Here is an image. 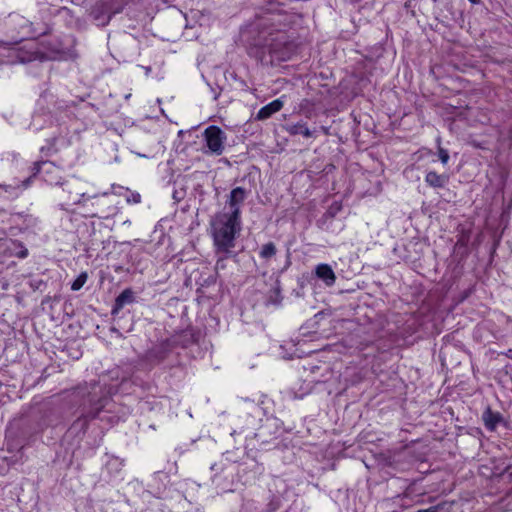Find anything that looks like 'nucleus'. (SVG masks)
<instances>
[{"label": "nucleus", "instance_id": "1", "mask_svg": "<svg viewBox=\"0 0 512 512\" xmlns=\"http://www.w3.org/2000/svg\"><path fill=\"white\" fill-rule=\"evenodd\" d=\"M248 191L243 187L233 188L228 196L227 212H218L211 220V231L217 254L231 255L236 236L241 231V205Z\"/></svg>", "mask_w": 512, "mask_h": 512}, {"label": "nucleus", "instance_id": "2", "mask_svg": "<svg viewBox=\"0 0 512 512\" xmlns=\"http://www.w3.org/2000/svg\"><path fill=\"white\" fill-rule=\"evenodd\" d=\"M263 47L277 61L291 58L296 45L287 35L285 29H270L263 31Z\"/></svg>", "mask_w": 512, "mask_h": 512}, {"label": "nucleus", "instance_id": "3", "mask_svg": "<svg viewBox=\"0 0 512 512\" xmlns=\"http://www.w3.org/2000/svg\"><path fill=\"white\" fill-rule=\"evenodd\" d=\"M35 43L29 47H16L8 44H0V62L4 64H14L17 62L27 63L34 60L45 59L44 53L38 51Z\"/></svg>", "mask_w": 512, "mask_h": 512}, {"label": "nucleus", "instance_id": "4", "mask_svg": "<svg viewBox=\"0 0 512 512\" xmlns=\"http://www.w3.org/2000/svg\"><path fill=\"white\" fill-rule=\"evenodd\" d=\"M109 400L110 398L107 396L96 397V394L90 393L88 395L89 409L84 406L81 415L73 422L72 428L85 433L89 422L98 417Z\"/></svg>", "mask_w": 512, "mask_h": 512}, {"label": "nucleus", "instance_id": "5", "mask_svg": "<svg viewBox=\"0 0 512 512\" xmlns=\"http://www.w3.org/2000/svg\"><path fill=\"white\" fill-rule=\"evenodd\" d=\"M63 186L60 194L58 195L61 200L60 208L65 211H70V205H84L88 200L86 193L80 189V183L77 180L61 182Z\"/></svg>", "mask_w": 512, "mask_h": 512}, {"label": "nucleus", "instance_id": "6", "mask_svg": "<svg viewBox=\"0 0 512 512\" xmlns=\"http://www.w3.org/2000/svg\"><path fill=\"white\" fill-rule=\"evenodd\" d=\"M204 138L207 147L212 153L216 155L223 153L226 135L218 126L211 125L207 127L204 131Z\"/></svg>", "mask_w": 512, "mask_h": 512}, {"label": "nucleus", "instance_id": "7", "mask_svg": "<svg viewBox=\"0 0 512 512\" xmlns=\"http://www.w3.org/2000/svg\"><path fill=\"white\" fill-rule=\"evenodd\" d=\"M177 344H179V342L176 339H165L154 345L148 351V358L152 361L161 362L167 358Z\"/></svg>", "mask_w": 512, "mask_h": 512}, {"label": "nucleus", "instance_id": "8", "mask_svg": "<svg viewBox=\"0 0 512 512\" xmlns=\"http://www.w3.org/2000/svg\"><path fill=\"white\" fill-rule=\"evenodd\" d=\"M89 199H96V206L92 207V211L90 213L91 217H97L100 219H106L110 216H113L117 213L118 208L110 205L107 199H98V195L88 196Z\"/></svg>", "mask_w": 512, "mask_h": 512}, {"label": "nucleus", "instance_id": "9", "mask_svg": "<svg viewBox=\"0 0 512 512\" xmlns=\"http://www.w3.org/2000/svg\"><path fill=\"white\" fill-rule=\"evenodd\" d=\"M284 106V101L281 98L275 99L269 104L263 106L255 116L258 121H263L270 118L273 114L279 112Z\"/></svg>", "mask_w": 512, "mask_h": 512}, {"label": "nucleus", "instance_id": "10", "mask_svg": "<svg viewBox=\"0 0 512 512\" xmlns=\"http://www.w3.org/2000/svg\"><path fill=\"white\" fill-rule=\"evenodd\" d=\"M135 301V294L131 288L124 289L115 299L111 314L116 315L119 311L128 304Z\"/></svg>", "mask_w": 512, "mask_h": 512}, {"label": "nucleus", "instance_id": "11", "mask_svg": "<svg viewBox=\"0 0 512 512\" xmlns=\"http://www.w3.org/2000/svg\"><path fill=\"white\" fill-rule=\"evenodd\" d=\"M316 276L321 279L327 286H332L336 282V275L328 264H319L315 268Z\"/></svg>", "mask_w": 512, "mask_h": 512}, {"label": "nucleus", "instance_id": "12", "mask_svg": "<svg viewBox=\"0 0 512 512\" xmlns=\"http://www.w3.org/2000/svg\"><path fill=\"white\" fill-rule=\"evenodd\" d=\"M482 420L488 430L494 431L498 424L503 422V417L499 412H494L490 407H487L482 414Z\"/></svg>", "mask_w": 512, "mask_h": 512}, {"label": "nucleus", "instance_id": "13", "mask_svg": "<svg viewBox=\"0 0 512 512\" xmlns=\"http://www.w3.org/2000/svg\"><path fill=\"white\" fill-rule=\"evenodd\" d=\"M425 182L432 188H444L449 182V176L429 171L425 176Z\"/></svg>", "mask_w": 512, "mask_h": 512}, {"label": "nucleus", "instance_id": "14", "mask_svg": "<svg viewBox=\"0 0 512 512\" xmlns=\"http://www.w3.org/2000/svg\"><path fill=\"white\" fill-rule=\"evenodd\" d=\"M57 171H59V169L53 163L48 162V161H37V162H34V164H33V168H32L33 173H32V176H30V177L32 178L41 172L45 173V174H49V173H56Z\"/></svg>", "mask_w": 512, "mask_h": 512}, {"label": "nucleus", "instance_id": "15", "mask_svg": "<svg viewBox=\"0 0 512 512\" xmlns=\"http://www.w3.org/2000/svg\"><path fill=\"white\" fill-rule=\"evenodd\" d=\"M286 131L292 136L303 135L306 138L313 136V132L307 127V124L304 122H298L295 124L288 125L286 127Z\"/></svg>", "mask_w": 512, "mask_h": 512}, {"label": "nucleus", "instance_id": "16", "mask_svg": "<svg viewBox=\"0 0 512 512\" xmlns=\"http://www.w3.org/2000/svg\"><path fill=\"white\" fill-rule=\"evenodd\" d=\"M31 183V177L26 178L23 180L20 184L16 183L15 185L9 184H3L0 185V189H3L5 192L9 193L11 196L17 197L19 193L26 189Z\"/></svg>", "mask_w": 512, "mask_h": 512}, {"label": "nucleus", "instance_id": "17", "mask_svg": "<svg viewBox=\"0 0 512 512\" xmlns=\"http://www.w3.org/2000/svg\"><path fill=\"white\" fill-rule=\"evenodd\" d=\"M312 390L311 382L303 381L302 383L296 384L291 388V393L294 398H303L308 395Z\"/></svg>", "mask_w": 512, "mask_h": 512}, {"label": "nucleus", "instance_id": "18", "mask_svg": "<svg viewBox=\"0 0 512 512\" xmlns=\"http://www.w3.org/2000/svg\"><path fill=\"white\" fill-rule=\"evenodd\" d=\"M282 302L281 287L279 280H276L275 286L271 289L267 303L273 305H280Z\"/></svg>", "mask_w": 512, "mask_h": 512}, {"label": "nucleus", "instance_id": "19", "mask_svg": "<svg viewBox=\"0 0 512 512\" xmlns=\"http://www.w3.org/2000/svg\"><path fill=\"white\" fill-rule=\"evenodd\" d=\"M10 249L13 251V255L17 258L23 259L28 256V249L18 240L11 241Z\"/></svg>", "mask_w": 512, "mask_h": 512}, {"label": "nucleus", "instance_id": "20", "mask_svg": "<svg viewBox=\"0 0 512 512\" xmlns=\"http://www.w3.org/2000/svg\"><path fill=\"white\" fill-rule=\"evenodd\" d=\"M276 252L277 248L275 244L273 242H268L261 247L259 255L262 259L268 260L274 257Z\"/></svg>", "mask_w": 512, "mask_h": 512}, {"label": "nucleus", "instance_id": "21", "mask_svg": "<svg viewBox=\"0 0 512 512\" xmlns=\"http://www.w3.org/2000/svg\"><path fill=\"white\" fill-rule=\"evenodd\" d=\"M87 279H88L87 272H81L77 276V278L72 282L71 290H73V291L80 290L84 286V284L86 283Z\"/></svg>", "mask_w": 512, "mask_h": 512}, {"label": "nucleus", "instance_id": "22", "mask_svg": "<svg viewBox=\"0 0 512 512\" xmlns=\"http://www.w3.org/2000/svg\"><path fill=\"white\" fill-rule=\"evenodd\" d=\"M122 466H123V460L118 457H115V456L111 457L109 459V461L107 462V468L113 472L120 471Z\"/></svg>", "mask_w": 512, "mask_h": 512}, {"label": "nucleus", "instance_id": "23", "mask_svg": "<svg viewBox=\"0 0 512 512\" xmlns=\"http://www.w3.org/2000/svg\"><path fill=\"white\" fill-rule=\"evenodd\" d=\"M438 144H440L441 139H437ZM438 156L442 164L446 165L449 161V153L446 149L442 148L440 145H438Z\"/></svg>", "mask_w": 512, "mask_h": 512}, {"label": "nucleus", "instance_id": "24", "mask_svg": "<svg viewBox=\"0 0 512 512\" xmlns=\"http://www.w3.org/2000/svg\"><path fill=\"white\" fill-rule=\"evenodd\" d=\"M104 5L103 4H96L91 11V15L94 17L95 20H100L102 13H103Z\"/></svg>", "mask_w": 512, "mask_h": 512}, {"label": "nucleus", "instance_id": "25", "mask_svg": "<svg viewBox=\"0 0 512 512\" xmlns=\"http://www.w3.org/2000/svg\"><path fill=\"white\" fill-rule=\"evenodd\" d=\"M57 173H58V171L55 174H57ZM53 174L54 173H49V174L43 173L44 181H46V182H48L50 184L59 185L61 182L56 177H53Z\"/></svg>", "mask_w": 512, "mask_h": 512}, {"label": "nucleus", "instance_id": "26", "mask_svg": "<svg viewBox=\"0 0 512 512\" xmlns=\"http://www.w3.org/2000/svg\"><path fill=\"white\" fill-rule=\"evenodd\" d=\"M141 200V196L139 193H132L127 197V202L129 203H139Z\"/></svg>", "mask_w": 512, "mask_h": 512}, {"label": "nucleus", "instance_id": "27", "mask_svg": "<svg viewBox=\"0 0 512 512\" xmlns=\"http://www.w3.org/2000/svg\"><path fill=\"white\" fill-rule=\"evenodd\" d=\"M227 258L228 257H226L225 254H221V256L218 258V260L216 262V269L224 268L225 267L224 260Z\"/></svg>", "mask_w": 512, "mask_h": 512}, {"label": "nucleus", "instance_id": "28", "mask_svg": "<svg viewBox=\"0 0 512 512\" xmlns=\"http://www.w3.org/2000/svg\"><path fill=\"white\" fill-rule=\"evenodd\" d=\"M220 96V92H217V91H214V100H217L218 97Z\"/></svg>", "mask_w": 512, "mask_h": 512}, {"label": "nucleus", "instance_id": "29", "mask_svg": "<svg viewBox=\"0 0 512 512\" xmlns=\"http://www.w3.org/2000/svg\"><path fill=\"white\" fill-rule=\"evenodd\" d=\"M110 20V16H107L103 21H102V24H106L108 23Z\"/></svg>", "mask_w": 512, "mask_h": 512}, {"label": "nucleus", "instance_id": "30", "mask_svg": "<svg viewBox=\"0 0 512 512\" xmlns=\"http://www.w3.org/2000/svg\"><path fill=\"white\" fill-rule=\"evenodd\" d=\"M471 3L473 4H478L480 2V0H469Z\"/></svg>", "mask_w": 512, "mask_h": 512}, {"label": "nucleus", "instance_id": "31", "mask_svg": "<svg viewBox=\"0 0 512 512\" xmlns=\"http://www.w3.org/2000/svg\"><path fill=\"white\" fill-rule=\"evenodd\" d=\"M322 129H323V132H325V134H328V129L327 128L322 127Z\"/></svg>", "mask_w": 512, "mask_h": 512}, {"label": "nucleus", "instance_id": "32", "mask_svg": "<svg viewBox=\"0 0 512 512\" xmlns=\"http://www.w3.org/2000/svg\"><path fill=\"white\" fill-rule=\"evenodd\" d=\"M102 196H103V197H107V196H108V193H107V192H104V193L102 194Z\"/></svg>", "mask_w": 512, "mask_h": 512}]
</instances>
